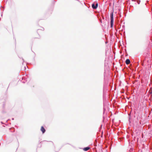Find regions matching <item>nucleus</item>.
<instances>
[{"instance_id":"0eeeda50","label":"nucleus","mask_w":152,"mask_h":152,"mask_svg":"<svg viewBox=\"0 0 152 152\" xmlns=\"http://www.w3.org/2000/svg\"><path fill=\"white\" fill-rule=\"evenodd\" d=\"M150 90H151L150 93L152 94V88H151Z\"/></svg>"},{"instance_id":"6e6552de","label":"nucleus","mask_w":152,"mask_h":152,"mask_svg":"<svg viewBox=\"0 0 152 152\" xmlns=\"http://www.w3.org/2000/svg\"><path fill=\"white\" fill-rule=\"evenodd\" d=\"M98 6V3H96V6L95 7H96V9L97 7Z\"/></svg>"},{"instance_id":"7ed1b4c3","label":"nucleus","mask_w":152,"mask_h":152,"mask_svg":"<svg viewBox=\"0 0 152 152\" xmlns=\"http://www.w3.org/2000/svg\"><path fill=\"white\" fill-rule=\"evenodd\" d=\"M41 131L42 132V133H44L45 131V130L44 128V127L42 126L41 128Z\"/></svg>"},{"instance_id":"9d476101","label":"nucleus","mask_w":152,"mask_h":152,"mask_svg":"<svg viewBox=\"0 0 152 152\" xmlns=\"http://www.w3.org/2000/svg\"><path fill=\"white\" fill-rule=\"evenodd\" d=\"M35 38H38L39 37H35Z\"/></svg>"},{"instance_id":"20e7f679","label":"nucleus","mask_w":152,"mask_h":152,"mask_svg":"<svg viewBox=\"0 0 152 152\" xmlns=\"http://www.w3.org/2000/svg\"><path fill=\"white\" fill-rule=\"evenodd\" d=\"M90 148L89 147H87L83 148V150L85 151H86L89 150Z\"/></svg>"},{"instance_id":"f257e3e1","label":"nucleus","mask_w":152,"mask_h":152,"mask_svg":"<svg viewBox=\"0 0 152 152\" xmlns=\"http://www.w3.org/2000/svg\"><path fill=\"white\" fill-rule=\"evenodd\" d=\"M110 27L111 28L113 27V13H112L110 15Z\"/></svg>"},{"instance_id":"39448f33","label":"nucleus","mask_w":152,"mask_h":152,"mask_svg":"<svg viewBox=\"0 0 152 152\" xmlns=\"http://www.w3.org/2000/svg\"><path fill=\"white\" fill-rule=\"evenodd\" d=\"M130 60L128 59H126V61H125L126 63L127 64H129L130 63Z\"/></svg>"},{"instance_id":"1a4fd4ad","label":"nucleus","mask_w":152,"mask_h":152,"mask_svg":"<svg viewBox=\"0 0 152 152\" xmlns=\"http://www.w3.org/2000/svg\"><path fill=\"white\" fill-rule=\"evenodd\" d=\"M126 108H128L129 107H128V106H126Z\"/></svg>"},{"instance_id":"f03ea898","label":"nucleus","mask_w":152,"mask_h":152,"mask_svg":"<svg viewBox=\"0 0 152 152\" xmlns=\"http://www.w3.org/2000/svg\"><path fill=\"white\" fill-rule=\"evenodd\" d=\"M44 30V28L42 27H41L40 29H39L37 30V32L38 33H42L43 31Z\"/></svg>"},{"instance_id":"423d86ee","label":"nucleus","mask_w":152,"mask_h":152,"mask_svg":"<svg viewBox=\"0 0 152 152\" xmlns=\"http://www.w3.org/2000/svg\"><path fill=\"white\" fill-rule=\"evenodd\" d=\"M92 7L94 9H96V7H95V5H94V4H93L92 5Z\"/></svg>"}]
</instances>
